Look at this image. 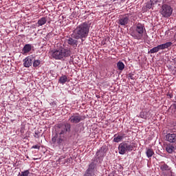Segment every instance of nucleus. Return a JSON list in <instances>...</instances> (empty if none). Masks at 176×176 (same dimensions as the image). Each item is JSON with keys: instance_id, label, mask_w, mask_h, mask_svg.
<instances>
[{"instance_id": "9b49d317", "label": "nucleus", "mask_w": 176, "mask_h": 176, "mask_svg": "<svg viewBox=\"0 0 176 176\" xmlns=\"http://www.w3.org/2000/svg\"><path fill=\"white\" fill-rule=\"evenodd\" d=\"M34 59V56H27L25 59H23V67H26V68H29L30 67H31L32 65V61Z\"/></svg>"}, {"instance_id": "cd10ccee", "label": "nucleus", "mask_w": 176, "mask_h": 176, "mask_svg": "<svg viewBox=\"0 0 176 176\" xmlns=\"http://www.w3.org/2000/svg\"><path fill=\"white\" fill-rule=\"evenodd\" d=\"M84 176H92V173L91 172H88L87 170H86Z\"/></svg>"}, {"instance_id": "5701e85b", "label": "nucleus", "mask_w": 176, "mask_h": 176, "mask_svg": "<svg viewBox=\"0 0 176 176\" xmlns=\"http://www.w3.org/2000/svg\"><path fill=\"white\" fill-rule=\"evenodd\" d=\"M117 67L119 70L122 71L124 69L125 65L124 63H123L122 61H119L117 64Z\"/></svg>"}, {"instance_id": "f8f14e48", "label": "nucleus", "mask_w": 176, "mask_h": 176, "mask_svg": "<svg viewBox=\"0 0 176 176\" xmlns=\"http://www.w3.org/2000/svg\"><path fill=\"white\" fill-rule=\"evenodd\" d=\"M126 138V135L125 133H120L118 134H115L114 138H113V142L115 143H119L122 140Z\"/></svg>"}, {"instance_id": "0eeeda50", "label": "nucleus", "mask_w": 176, "mask_h": 176, "mask_svg": "<svg viewBox=\"0 0 176 176\" xmlns=\"http://www.w3.org/2000/svg\"><path fill=\"white\" fill-rule=\"evenodd\" d=\"M173 43L171 42H168L164 44H161L160 45H157V47H154L151 50H149V53L154 54L159 52L160 50H163L164 49H168V47H170Z\"/></svg>"}, {"instance_id": "39448f33", "label": "nucleus", "mask_w": 176, "mask_h": 176, "mask_svg": "<svg viewBox=\"0 0 176 176\" xmlns=\"http://www.w3.org/2000/svg\"><path fill=\"white\" fill-rule=\"evenodd\" d=\"M134 144L129 141L122 142L118 146V151L121 155H124L126 152L133 151Z\"/></svg>"}, {"instance_id": "c756f323", "label": "nucleus", "mask_w": 176, "mask_h": 176, "mask_svg": "<svg viewBox=\"0 0 176 176\" xmlns=\"http://www.w3.org/2000/svg\"><path fill=\"white\" fill-rule=\"evenodd\" d=\"M129 78H130L131 80H134L133 75V74H130V76H129Z\"/></svg>"}, {"instance_id": "423d86ee", "label": "nucleus", "mask_w": 176, "mask_h": 176, "mask_svg": "<svg viewBox=\"0 0 176 176\" xmlns=\"http://www.w3.org/2000/svg\"><path fill=\"white\" fill-rule=\"evenodd\" d=\"M173 9L168 4H162L160 9V14L162 17H170L173 14Z\"/></svg>"}, {"instance_id": "aec40b11", "label": "nucleus", "mask_w": 176, "mask_h": 176, "mask_svg": "<svg viewBox=\"0 0 176 176\" xmlns=\"http://www.w3.org/2000/svg\"><path fill=\"white\" fill-rule=\"evenodd\" d=\"M47 23V19L45 17L40 18L37 22L38 27L42 26Z\"/></svg>"}, {"instance_id": "4468645a", "label": "nucleus", "mask_w": 176, "mask_h": 176, "mask_svg": "<svg viewBox=\"0 0 176 176\" xmlns=\"http://www.w3.org/2000/svg\"><path fill=\"white\" fill-rule=\"evenodd\" d=\"M166 141L170 143L176 144V133H168L166 135Z\"/></svg>"}, {"instance_id": "20e7f679", "label": "nucleus", "mask_w": 176, "mask_h": 176, "mask_svg": "<svg viewBox=\"0 0 176 176\" xmlns=\"http://www.w3.org/2000/svg\"><path fill=\"white\" fill-rule=\"evenodd\" d=\"M146 30L145 26L142 23L136 25L135 30L131 32V35L136 40H141L143 37L144 31Z\"/></svg>"}, {"instance_id": "412c9836", "label": "nucleus", "mask_w": 176, "mask_h": 176, "mask_svg": "<svg viewBox=\"0 0 176 176\" xmlns=\"http://www.w3.org/2000/svg\"><path fill=\"white\" fill-rule=\"evenodd\" d=\"M160 170L162 171H170L171 168L168 166L166 163L162 165H160Z\"/></svg>"}, {"instance_id": "f704fd0d", "label": "nucleus", "mask_w": 176, "mask_h": 176, "mask_svg": "<svg viewBox=\"0 0 176 176\" xmlns=\"http://www.w3.org/2000/svg\"><path fill=\"white\" fill-rule=\"evenodd\" d=\"M173 105L176 107V104H173Z\"/></svg>"}, {"instance_id": "f3484780", "label": "nucleus", "mask_w": 176, "mask_h": 176, "mask_svg": "<svg viewBox=\"0 0 176 176\" xmlns=\"http://www.w3.org/2000/svg\"><path fill=\"white\" fill-rule=\"evenodd\" d=\"M66 42H67L68 45L72 46L78 45V41L72 38V37H69L68 39H66Z\"/></svg>"}, {"instance_id": "c9c22d12", "label": "nucleus", "mask_w": 176, "mask_h": 176, "mask_svg": "<svg viewBox=\"0 0 176 176\" xmlns=\"http://www.w3.org/2000/svg\"><path fill=\"white\" fill-rule=\"evenodd\" d=\"M118 1V0H113V1Z\"/></svg>"}, {"instance_id": "6ab92c4d", "label": "nucleus", "mask_w": 176, "mask_h": 176, "mask_svg": "<svg viewBox=\"0 0 176 176\" xmlns=\"http://www.w3.org/2000/svg\"><path fill=\"white\" fill-rule=\"evenodd\" d=\"M67 82H69V80H68V78L66 75L62 76L59 78V80L58 82L60 84H65Z\"/></svg>"}, {"instance_id": "a878e982", "label": "nucleus", "mask_w": 176, "mask_h": 176, "mask_svg": "<svg viewBox=\"0 0 176 176\" xmlns=\"http://www.w3.org/2000/svg\"><path fill=\"white\" fill-rule=\"evenodd\" d=\"M30 175V171L26 170L23 172H21V176H28Z\"/></svg>"}, {"instance_id": "bb28decb", "label": "nucleus", "mask_w": 176, "mask_h": 176, "mask_svg": "<svg viewBox=\"0 0 176 176\" xmlns=\"http://www.w3.org/2000/svg\"><path fill=\"white\" fill-rule=\"evenodd\" d=\"M40 148H41V146H39L38 144H36V145H34L33 146H32V149L39 150Z\"/></svg>"}, {"instance_id": "ddd939ff", "label": "nucleus", "mask_w": 176, "mask_h": 176, "mask_svg": "<svg viewBox=\"0 0 176 176\" xmlns=\"http://www.w3.org/2000/svg\"><path fill=\"white\" fill-rule=\"evenodd\" d=\"M105 155H106V153L103 148H100V149H99L96 152V157L99 161H102Z\"/></svg>"}, {"instance_id": "6e6552de", "label": "nucleus", "mask_w": 176, "mask_h": 176, "mask_svg": "<svg viewBox=\"0 0 176 176\" xmlns=\"http://www.w3.org/2000/svg\"><path fill=\"white\" fill-rule=\"evenodd\" d=\"M83 120L82 116L79 113H74L69 117V121L72 124H78Z\"/></svg>"}, {"instance_id": "a211bd4d", "label": "nucleus", "mask_w": 176, "mask_h": 176, "mask_svg": "<svg viewBox=\"0 0 176 176\" xmlns=\"http://www.w3.org/2000/svg\"><path fill=\"white\" fill-rule=\"evenodd\" d=\"M165 150L168 153H173L175 151V146H173V144H166Z\"/></svg>"}, {"instance_id": "7c9ffc66", "label": "nucleus", "mask_w": 176, "mask_h": 176, "mask_svg": "<svg viewBox=\"0 0 176 176\" xmlns=\"http://www.w3.org/2000/svg\"><path fill=\"white\" fill-rule=\"evenodd\" d=\"M64 158H65V157L61 156V157L58 159V162H62V160H63Z\"/></svg>"}, {"instance_id": "2f4dec72", "label": "nucleus", "mask_w": 176, "mask_h": 176, "mask_svg": "<svg viewBox=\"0 0 176 176\" xmlns=\"http://www.w3.org/2000/svg\"><path fill=\"white\" fill-rule=\"evenodd\" d=\"M52 35V32H49L47 35V37L50 38Z\"/></svg>"}, {"instance_id": "72a5a7b5", "label": "nucleus", "mask_w": 176, "mask_h": 176, "mask_svg": "<svg viewBox=\"0 0 176 176\" xmlns=\"http://www.w3.org/2000/svg\"><path fill=\"white\" fill-rule=\"evenodd\" d=\"M170 176H175V175H173V172L172 171H170Z\"/></svg>"}, {"instance_id": "4be33fe9", "label": "nucleus", "mask_w": 176, "mask_h": 176, "mask_svg": "<svg viewBox=\"0 0 176 176\" xmlns=\"http://www.w3.org/2000/svg\"><path fill=\"white\" fill-rule=\"evenodd\" d=\"M154 154H155V152L152 148H148L146 151V156L148 158L152 157L154 155Z\"/></svg>"}, {"instance_id": "f257e3e1", "label": "nucleus", "mask_w": 176, "mask_h": 176, "mask_svg": "<svg viewBox=\"0 0 176 176\" xmlns=\"http://www.w3.org/2000/svg\"><path fill=\"white\" fill-rule=\"evenodd\" d=\"M57 132L54 136H53L52 141V143L55 145L57 144L58 146H61L64 142V140L66 138L67 133L71 132V124L67 122H62L57 125Z\"/></svg>"}, {"instance_id": "7ed1b4c3", "label": "nucleus", "mask_w": 176, "mask_h": 176, "mask_svg": "<svg viewBox=\"0 0 176 176\" xmlns=\"http://www.w3.org/2000/svg\"><path fill=\"white\" fill-rule=\"evenodd\" d=\"M71 54V50L65 48H61L60 50H53L50 52V56L56 60H61L64 58L69 57Z\"/></svg>"}, {"instance_id": "393cba45", "label": "nucleus", "mask_w": 176, "mask_h": 176, "mask_svg": "<svg viewBox=\"0 0 176 176\" xmlns=\"http://www.w3.org/2000/svg\"><path fill=\"white\" fill-rule=\"evenodd\" d=\"M40 65H41V60H36L33 63V67L35 68L38 67Z\"/></svg>"}, {"instance_id": "b1692460", "label": "nucleus", "mask_w": 176, "mask_h": 176, "mask_svg": "<svg viewBox=\"0 0 176 176\" xmlns=\"http://www.w3.org/2000/svg\"><path fill=\"white\" fill-rule=\"evenodd\" d=\"M95 168V164L94 162L89 165V168L86 171L91 172V170Z\"/></svg>"}, {"instance_id": "2eb2a0df", "label": "nucleus", "mask_w": 176, "mask_h": 176, "mask_svg": "<svg viewBox=\"0 0 176 176\" xmlns=\"http://www.w3.org/2000/svg\"><path fill=\"white\" fill-rule=\"evenodd\" d=\"M140 118L141 119H150L151 118V113L148 111H142L140 113Z\"/></svg>"}, {"instance_id": "f03ea898", "label": "nucleus", "mask_w": 176, "mask_h": 176, "mask_svg": "<svg viewBox=\"0 0 176 176\" xmlns=\"http://www.w3.org/2000/svg\"><path fill=\"white\" fill-rule=\"evenodd\" d=\"M91 26L87 22L82 23L74 29L73 32V38L75 39H81L83 42L88 36L89 28Z\"/></svg>"}, {"instance_id": "dca6fc26", "label": "nucleus", "mask_w": 176, "mask_h": 176, "mask_svg": "<svg viewBox=\"0 0 176 176\" xmlns=\"http://www.w3.org/2000/svg\"><path fill=\"white\" fill-rule=\"evenodd\" d=\"M31 50H32V45L31 44H25V45L23 47L22 54L25 55L30 52Z\"/></svg>"}, {"instance_id": "473e14b6", "label": "nucleus", "mask_w": 176, "mask_h": 176, "mask_svg": "<svg viewBox=\"0 0 176 176\" xmlns=\"http://www.w3.org/2000/svg\"><path fill=\"white\" fill-rule=\"evenodd\" d=\"M173 39H174L175 41H176V32H175Z\"/></svg>"}, {"instance_id": "1a4fd4ad", "label": "nucleus", "mask_w": 176, "mask_h": 176, "mask_svg": "<svg viewBox=\"0 0 176 176\" xmlns=\"http://www.w3.org/2000/svg\"><path fill=\"white\" fill-rule=\"evenodd\" d=\"M129 23V14L122 15L119 18L118 23L121 26H126Z\"/></svg>"}, {"instance_id": "c85d7f7f", "label": "nucleus", "mask_w": 176, "mask_h": 176, "mask_svg": "<svg viewBox=\"0 0 176 176\" xmlns=\"http://www.w3.org/2000/svg\"><path fill=\"white\" fill-rule=\"evenodd\" d=\"M166 96L168 97V98H173V94H170V93H168V94H166Z\"/></svg>"}, {"instance_id": "9d476101", "label": "nucleus", "mask_w": 176, "mask_h": 176, "mask_svg": "<svg viewBox=\"0 0 176 176\" xmlns=\"http://www.w3.org/2000/svg\"><path fill=\"white\" fill-rule=\"evenodd\" d=\"M159 3L158 0H150L147 1L145 7H143V10L146 12L147 10H151L153 6Z\"/></svg>"}]
</instances>
